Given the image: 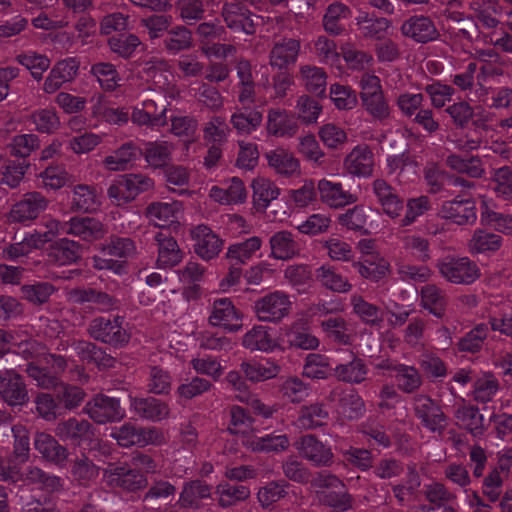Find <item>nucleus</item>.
I'll return each mask as SVG.
<instances>
[{"label": "nucleus", "instance_id": "nucleus-1", "mask_svg": "<svg viewBox=\"0 0 512 512\" xmlns=\"http://www.w3.org/2000/svg\"><path fill=\"white\" fill-rule=\"evenodd\" d=\"M102 252L103 257L93 258L94 267L117 276H124L130 272L128 261L137 254V247L134 240L129 237L112 235L103 245Z\"/></svg>", "mask_w": 512, "mask_h": 512}, {"label": "nucleus", "instance_id": "nucleus-2", "mask_svg": "<svg viewBox=\"0 0 512 512\" xmlns=\"http://www.w3.org/2000/svg\"><path fill=\"white\" fill-rule=\"evenodd\" d=\"M14 438L13 453L9 458L0 457V480L16 485L25 470L30 455V432L23 425L11 427Z\"/></svg>", "mask_w": 512, "mask_h": 512}, {"label": "nucleus", "instance_id": "nucleus-3", "mask_svg": "<svg viewBox=\"0 0 512 512\" xmlns=\"http://www.w3.org/2000/svg\"><path fill=\"white\" fill-rule=\"evenodd\" d=\"M280 369V365L274 358L250 359L241 363L239 371H230L227 381L239 393H245L248 391L243 376L251 382H261L276 377Z\"/></svg>", "mask_w": 512, "mask_h": 512}, {"label": "nucleus", "instance_id": "nucleus-4", "mask_svg": "<svg viewBox=\"0 0 512 512\" xmlns=\"http://www.w3.org/2000/svg\"><path fill=\"white\" fill-rule=\"evenodd\" d=\"M360 87V99L364 110L373 120L386 121L390 117L391 110L380 78L375 74L364 73L360 79Z\"/></svg>", "mask_w": 512, "mask_h": 512}, {"label": "nucleus", "instance_id": "nucleus-5", "mask_svg": "<svg viewBox=\"0 0 512 512\" xmlns=\"http://www.w3.org/2000/svg\"><path fill=\"white\" fill-rule=\"evenodd\" d=\"M437 268L452 284L470 285L480 277L478 265L467 256L446 255L438 260Z\"/></svg>", "mask_w": 512, "mask_h": 512}, {"label": "nucleus", "instance_id": "nucleus-6", "mask_svg": "<svg viewBox=\"0 0 512 512\" xmlns=\"http://www.w3.org/2000/svg\"><path fill=\"white\" fill-rule=\"evenodd\" d=\"M124 317L98 316L92 319L88 326L91 338L115 348H120L129 342L130 335L123 327Z\"/></svg>", "mask_w": 512, "mask_h": 512}, {"label": "nucleus", "instance_id": "nucleus-7", "mask_svg": "<svg viewBox=\"0 0 512 512\" xmlns=\"http://www.w3.org/2000/svg\"><path fill=\"white\" fill-rule=\"evenodd\" d=\"M103 478L107 485L128 492H137L148 487V479L129 462L109 463L104 470Z\"/></svg>", "mask_w": 512, "mask_h": 512}, {"label": "nucleus", "instance_id": "nucleus-8", "mask_svg": "<svg viewBox=\"0 0 512 512\" xmlns=\"http://www.w3.org/2000/svg\"><path fill=\"white\" fill-rule=\"evenodd\" d=\"M153 180L141 173L120 176L109 187L108 195L112 202L118 206L133 201L139 194L150 190Z\"/></svg>", "mask_w": 512, "mask_h": 512}, {"label": "nucleus", "instance_id": "nucleus-9", "mask_svg": "<svg viewBox=\"0 0 512 512\" xmlns=\"http://www.w3.org/2000/svg\"><path fill=\"white\" fill-rule=\"evenodd\" d=\"M292 308L290 296L283 291H273L254 302V312L259 321L278 323L287 317Z\"/></svg>", "mask_w": 512, "mask_h": 512}, {"label": "nucleus", "instance_id": "nucleus-10", "mask_svg": "<svg viewBox=\"0 0 512 512\" xmlns=\"http://www.w3.org/2000/svg\"><path fill=\"white\" fill-rule=\"evenodd\" d=\"M243 314L228 297L214 299L209 306L208 323L213 327H219L229 333H234L242 328Z\"/></svg>", "mask_w": 512, "mask_h": 512}, {"label": "nucleus", "instance_id": "nucleus-11", "mask_svg": "<svg viewBox=\"0 0 512 512\" xmlns=\"http://www.w3.org/2000/svg\"><path fill=\"white\" fill-rule=\"evenodd\" d=\"M416 418L422 427L432 433L441 434L446 425L447 417L439 404L428 395H416L413 400Z\"/></svg>", "mask_w": 512, "mask_h": 512}, {"label": "nucleus", "instance_id": "nucleus-12", "mask_svg": "<svg viewBox=\"0 0 512 512\" xmlns=\"http://www.w3.org/2000/svg\"><path fill=\"white\" fill-rule=\"evenodd\" d=\"M0 398L13 408H20L29 401L24 378L15 369H0Z\"/></svg>", "mask_w": 512, "mask_h": 512}, {"label": "nucleus", "instance_id": "nucleus-13", "mask_svg": "<svg viewBox=\"0 0 512 512\" xmlns=\"http://www.w3.org/2000/svg\"><path fill=\"white\" fill-rule=\"evenodd\" d=\"M194 253L208 262L218 257L224 246V240L208 225L199 224L191 231Z\"/></svg>", "mask_w": 512, "mask_h": 512}, {"label": "nucleus", "instance_id": "nucleus-14", "mask_svg": "<svg viewBox=\"0 0 512 512\" xmlns=\"http://www.w3.org/2000/svg\"><path fill=\"white\" fill-rule=\"evenodd\" d=\"M48 206V199L40 192L33 191L23 195L10 209L9 221L29 225Z\"/></svg>", "mask_w": 512, "mask_h": 512}, {"label": "nucleus", "instance_id": "nucleus-15", "mask_svg": "<svg viewBox=\"0 0 512 512\" xmlns=\"http://www.w3.org/2000/svg\"><path fill=\"white\" fill-rule=\"evenodd\" d=\"M56 435L64 442L83 450L95 434L93 425L81 417H70L60 421L55 428Z\"/></svg>", "mask_w": 512, "mask_h": 512}, {"label": "nucleus", "instance_id": "nucleus-16", "mask_svg": "<svg viewBox=\"0 0 512 512\" xmlns=\"http://www.w3.org/2000/svg\"><path fill=\"white\" fill-rule=\"evenodd\" d=\"M89 417L98 424L115 422L125 416V410L120 405V400L114 396L104 394L95 395L85 406Z\"/></svg>", "mask_w": 512, "mask_h": 512}, {"label": "nucleus", "instance_id": "nucleus-17", "mask_svg": "<svg viewBox=\"0 0 512 512\" xmlns=\"http://www.w3.org/2000/svg\"><path fill=\"white\" fill-rule=\"evenodd\" d=\"M439 213L443 219L458 226L473 225L477 220L476 202L471 197L444 201Z\"/></svg>", "mask_w": 512, "mask_h": 512}, {"label": "nucleus", "instance_id": "nucleus-18", "mask_svg": "<svg viewBox=\"0 0 512 512\" xmlns=\"http://www.w3.org/2000/svg\"><path fill=\"white\" fill-rule=\"evenodd\" d=\"M372 193L384 215L396 222L404 211V199L397 190L384 179L372 183Z\"/></svg>", "mask_w": 512, "mask_h": 512}, {"label": "nucleus", "instance_id": "nucleus-19", "mask_svg": "<svg viewBox=\"0 0 512 512\" xmlns=\"http://www.w3.org/2000/svg\"><path fill=\"white\" fill-rule=\"evenodd\" d=\"M34 448L41 458L60 468H66L69 462V451L61 445L52 435L45 432H38L34 437Z\"/></svg>", "mask_w": 512, "mask_h": 512}, {"label": "nucleus", "instance_id": "nucleus-20", "mask_svg": "<svg viewBox=\"0 0 512 512\" xmlns=\"http://www.w3.org/2000/svg\"><path fill=\"white\" fill-rule=\"evenodd\" d=\"M403 36L417 43H428L439 37L433 19L423 14H415L405 19L400 27Z\"/></svg>", "mask_w": 512, "mask_h": 512}, {"label": "nucleus", "instance_id": "nucleus-21", "mask_svg": "<svg viewBox=\"0 0 512 512\" xmlns=\"http://www.w3.org/2000/svg\"><path fill=\"white\" fill-rule=\"evenodd\" d=\"M80 61L77 57H66L57 61L48 73L43 83V91L48 94L55 93L65 83L72 82L78 75Z\"/></svg>", "mask_w": 512, "mask_h": 512}, {"label": "nucleus", "instance_id": "nucleus-22", "mask_svg": "<svg viewBox=\"0 0 512 512\" xmlns=\"http://www.w3.org/2000/svg\"><path fill=\"white\" fill-rule=\"evenodd\" d=\"M206 500H213L212 486L203 480L194 479L184 482L177 505L183 509L198 511L204 508Z\"/></svg>", "mask_w": 512, "mask_h": 512}, {"label": "nucleus", "instance_id": "nucleus-23", "mask_svg": "<svg viewBox=\"0 0 512 512\" xmlns=\"http://www.w3.org/2000/svg\"><path fill=\"white\" fill-rule=\"evenodd\" d=\"M157 434L156 428H143L127 422L119 427H114L110 436L117 441L118 445L128 448L134 445L145 446L154 443Z\"/></svg>", "mask_w": 512, "mask_h": 512}, {"label": "nucleus", "instance_id": "nucleus-24", "mask_svg": "<svg viewBox=\"0 0 512 512\" xmlns=\"http://www.w3.org/2000/svg\"><path fill=\"white\" fill-rule=\"evenodd\" d=\"M131 411L141 419L161 422L168 418L170 408L167 402L153 396L132 397L129 395Z\"/></svg>", "mask_w": 512, "mask_h": 512}, {"label": "nucleus", "instance_id": "nucleus-25", "mask_svg": "<svg viewBox=\"0 0 512 512\" xmlns=\"http://www.w3.org/2000/svg\"><path fill=\"white\" fill-rule=\"evenodd\" d=\"M34 485L38 489L46 492H55L62 487V479L56 475L49 474L42 469L35 466H27L22 471L21 479H19L16 485H8L10 492H13V488L18 487V494L20 491L24 492V487Z\"/></svg>", "mask_w": 512, "mask_h": 512}, {"label": "nucleus", "instance_id": "nucleus-26", "mask_svg": "<svg viewBox=\"0 0 512 512\" xmlns=\"http://www.w3.org/2000/svg\"><path fill=\"white\" fill-rule=\"evenodd\" d=\"M352 9L340 2L334 1L325 9L322 26L324 31L331 36H340L348 31L352 18Z\"/></svg>", "mask_w": 512, "mask_h": 512}, {"label": "nucleus", "instance_id": "nucleus-27", "mask_svg": "<svg viewBox=\"0 0 512 512\" xmlns=\"http://www.w3.org/2000/svg\"><path fill=\"white\" fill-rule=\"evenodd\" d=\"M67 205L72 212L91 213L100 208L101 198L95 187L77 184L67 193Z\"/></svg>", "mask_w": 512, "mask_h": 512}, {"label": "nucleus", "instance_id": "nucleus-28", "mask_svg": "<svg viewBox=\"0 0 512 512\" xmlns=\"http://www.w3.org/2000/svg\"><path fill=\"white\" fill-rule=\"evenodd\" d=\"M313 277L321 288L333 293L345 294L353 287L348 277L331 263H324L317 267Z\"/></svg>", "mask_w": 512, "mask_h": 512}, {"label": "nucleus", "instance_id": "nucleus-29", "mask_svg": "<svg viewBox=\"0 0 512 512\" xmlns=\"http://www.w3.org/2000/svg\"><path fill=\"white\" fill-rule=\"evenodd\" d=\"M155 241L157 244L156 267L158 269H172L182 262L185 254L174 237L159 232L155 235Z\"/></svg>", "mask_w": 512, "mask_h": 512}, {"label": "nucleus", "instance_id": "nucleus-30", "mask_svg": "<svg viewBox=\"0 0 512 512\" xmlns=\"http://www.w3.org/2000/svg\"><path fill=\"white\" fill-rule=\"evenodd\" d=\"M317 190L321 201L330 208H343L357 201V197L338 181L323 178L318 181Z\"/></svg>", "mask_w": 512, "mask_h": 512}, {"label": "nucleus", "instance_id": "nucleus-31", "mask_svg": "<svg viewBox=\"0 0 512 512\" xmlns=\"http://www.w3.org/2000/svg\"><path fill=\"white\" fill-rule=\"evenodd\" d=\"M222 15L227 27L234 32L254 33V23L251 19L252 13L248 8V4L233 0L226 2L222 8Z\"/></svg>", "mask_w": 512, "mask_h": 512}, {"label": "nucleus", "instance_id": "nucleus-32", "mask_svg": "<svg viewBox=\"0 0 512 512\" xmlns=\"http://www.w3.org/2000/svg\"><path fill=\"white\" fill-rule=\"evenodd\" d=\"M142 157V148L134 141H127L103 159V165L110 171L130 169Z\"/></svg>", "mask_w": 512, "mask_h": 512}, {"label": "nucleus", "instance_id": "nucleus-33", "mask_svg": "<svg viewBox=\"0 0 512 512\" xmlns=\"http://www.w3.org/2000/svg\"><path fill=\"white\" fill-rule=\"evenodd\" d=\"M244 445L255 453L278 454L288 449L290 441L285 433L272 431L264 435H252L245 439Z\"/></svg>", "mask_w": 512, "mask_h": 512}, {"label": "nucleus", "instance_id": "nucleus-34", "mask_svg": "<svg viewBox=\"0 0 512 512\" xmlns=\"http://www.w3.org/2000/svg\"><path fill=\"white\" fill-rule=\"evenodd\" d=\"M266 128L275 137H292L298 132V118L291 111L272 108L268 111Z\"/></svg>", "mask_w": 512, "mask_h": 512}, {"label": "nucleus", "instance_id": "nucleus-35", "mask_svg": "<svg viewBox=\"0 0 512 512\" xmlns=\"http://www.w3.org/2000/svg\"><path fill=\"white\" fill-rule=\"evenodd\" d=\"M81 257L82 245L65 237L53 242L47 253V261L57 266L74 264Z\"/></svg>", "mask_w": 512, "mask_h": 512}, {"label": "nucleus", "instance_id": "nucleus-36", "mask_svg": "<svg viewBox=\"0 0 512 512\" xmlns=\"http://www.w3.org/2000/svg\"><path fill=\"white\" fill-rule=\"evenodd\" d=\"M479 100L489 108L511 111L510 117L501 120V126L512 127V89L504 86L491 88L480 86Z\"/></svg>", "mask_w": 512, "mask_h": 512}, {"label": "nucleus", "instance_id": "nucleus-37", "mask_svg": "<svg viewBox=\"0 0 512 512\" xmlns=\"http://www.w3.org/2000/svg\"><path fill=\"white\" fill-rule=\"evenodd\" d=\"M214 494L219 507L229 509L245 502L250 497L251 491L246 484L222 480L216 485Z\"/></svg>", "mask_w": 512, "mask_h": 512}, {"label": "nucleus", "instance_id": "nucleus-38", "mask_svg": "<svg viewBox=\"0 0 512 512\" xmlns=\"http://www.w3.org/2000/svg\"><path fill=\"white\" fill-rule=\"evenodd\" d=\"M70 299L77 304H90L100 312L117 308L118 300L107 292L95 288H77L70 293Z\"/></svg>", "mask_w": 512, "mask_h": 512}, {"label": "nucleus", "instance_id": "nucleus-39", "mask_svg": "<svg viewBox=\"0 0 512 512\" xmlns=\"http://www.w3.org/2000/svg\"><path fill=\"white\" fill-rule=\"evenodd\" d=\"M443 479L447 484L453 487V491L463 492L465 497L469 492H475L471 489L474 478L470 474L468 466L463 462L450 461L442 466Z\"/></svg>", "mask_w": 512, "mask_h": 512}, {"label": "nucleus", "instance_id": "nucleus-40", "mask_svg": "<svg viewBox=\"0 0 512 512\" xmlns=\"http://www.w3.org/2000/svg\"><path fill=\"white\" fill-rule=\"evenodd\" d=\"M369 367L363 359L349 352V360L345 363H338L334 367L333 376L344 383L361 384L368 376Z\"/></svg>", "mask_w": 512, "mask_h": 512}, {"label": "nucleus", "instance_id": "nucleus-41", "mask_svg": "<svg viewBox=\"0 0 512 512\" xmlns=\"http://www.w3.org/2000/svg\"><path fill=\"white\" fill-rule=\"evenodd\" d=\"M424 179L428 186V191L432 194L441 193L446 190L447 186H461L463 188H471L474 182L468 179L452 177L436 165L428 166L424 172Z\"/></svg>", "mask_w": 512, "mask_h": 512}, {"label": "nucleus", "instance_id": "nucleus-42", "mask_svg": "<svg viewBox=\"0 0 512 512\" xmlns=\"http://www.w3.org/2000/svg\"><path fill=\"white\" fill-rule=\"evenodd\" d=\"M299 451L303 458L315 466H329L333 461L331 447L313 435L301 438Z\"/></svg>", "mask_w": 512, "mask_h": 512}, {"label": "nucleus", "instance_id": "nucleus-43", "mask_svg": "<svg viewBox=\"0 0 512 512\" xmlns=\"http://www.w3.org/2000/svg\"><path fill=\"white\" fill-rule=\"evenodd\" d=\"M361 36L365 39L382 40L391 25L385 17L376 16L374 13L360 11L354 19Z\"/></svg>", "mask_w": 512, "mask_h": 512}, {"label": "nucleus", "instance_id": "nucleus-44", "mask_svg": "<svg viewBox=\"0 0 512 512\" xmlns=\"http://www.w3.org/2000/svg\"><path fill=\"white\" fill-rule=\"evenodd\" d=\"M300 51V41L293 38H284L273 46L270 52V64L279 70L293 66Z\"/></svg>", "mask_w": 512, "mask_h": 512}, {"label": "nucleus", "instance_id": "nucleus-45", "mask_svg": "<svg viewBox=\"0 0 512 512\" xmlns=\"http://www.w3.org/2000/svg\"><path fill=\"white\" fill-rule=\"evenodd\" d=\"M489 332L488 324L478 323L458 338L455 349L463 355H477L483 350Z\"/></svg>", "mask_w": 512, "mask_h": 512}, {"label": "nucleus", "instance_id": "nucleus-46", "mask_svg": "<svg viewBox=\"0 0 512 512\" xmlns=\"http://www.w3.org/2000/svg\"><path fill=\"white\" fill-rule=\"evenodd\" d=\"M263 121L261 106L241 107L231 116L230 123L240 135H249L256 131Z\"/></svg>", "mask_w": 512, "mask_h": 512}, {"label": "nucleus", "instance_id": "nucleus-47", "mask_svg": "<svg viewBox=\"0 0 512 512\" xmlns=\"http://www.w3.org/2000/svg\"><path fill=\"white\" fill-rule=\"evenodd\" d=\"M27 122L32 127L31 131L39 134L54 135L61 128L58 112L50 107L35 109L29 114Z\"/></svg>", "mask_w": 512, "mask_h": 512}, {"label": "nucleus", "instance_id": "nucleus-48", "mask_svg": "<svg viewBox=\"0 0 512 512\" xmlns=\"http://www.w3.org/2000/svg\"><path fill=\"white\" fill-rule=\"evenodd\" d=\"M374 155L368 146H356L346 156L344 166L347 171L357 177H367L373 172Z\"/></svg>", "mask_w": 512, "mask_h": 512}, {"label": "nucleus", "instance_id": "nucleus-49", "mask_svg": "<svg viewBox=\"0 0 512 512\" xmlns=\"http://www.w3.org/2000/svg\"><path fill=\"white\" fill-rule=\"evenodd\" d=\"M387 161V172L394 175L400 184L412 182L417 178L418 164L406 153L389 155Z\"/></svg>", "mask_w": 512, "mask_h": 512}, {"label": "nucleus", "instance_id": "nucleus-50", "mask_svg": "<svg viewBox=\"0 0 512 512\" xmlns=\"http://www.w3.org/2000/svg\"><path fill=\"white\" fill-rule=\"evenodd\" d=\"M433 208V203L427 195L409 197L404 201V211L397 218L396 224L400 228H407L415 224L420 217L426 215Z\"/></svg>", "mask_w": 512, "mask_h": 512}, {"label": "nucleus", "instance_id": "nucleus-51", "mask_svg": "<svg viewBox=\"0 0 512 512\" xmlns=\"http://www.w3.org/2000/svg\"><path fill=\"white\" fill-rule=\"evenodd\" d=\"M66 234L85 241L100 239L104 235V226L93 217H72L67 221Z\"/></svg>", "mask_w": 512, "mask_h": 512}, {"label": "nucleus", "instance_id": "nucleus-52", "mask_svg": "<svg viewBox=\"0 0 512 512\" xmlns=\"http://www.w3.org/2000/svg\"><path fill=\"white\" fill-rule=\"evenodd\" d=\"M329 412L323 403L303 405L298 410L294 421L295 426L301 430H312L326 424Z\"/></svg>", "mask_w": 512, "mask_h": 512}, {"label": "nucleus", "instance_id": "nucleus-53", "mask_svg": "<svg viewBox=\"0 0 512 512\" xmlns=\"http://www.w3.org/2000/svg\"><path fill=\"white\" fill-rule=\"evenodd\" d=\"M389 263L380 254L361 256L359 261L353 262V268L361 277L378 282L389 272Z\"/></svg>", "mask_w": 512, "mask_h": 512}, {"label": "nucleus", "instance_id": "nucleus-54", "mask_svg": "<svg viewBox=\"0 0 512 512\" xmlns=\"http://www.w3.org/2000/svg\"><path fill=\"white\" fill-rule=\"evenodd\" d=\"M262 239L258 236H251L237 241L228 246L225 257L229 263L236 265L247 264L261 249Z\"/></svg>", "mask_w": 512, "mask_h": 512}, {"label": "nucleus", "instance_id": "nucleus-55", "mask_svg": "<svg viewBox=\"0 0 512 512\" xmlns=\"http://www.w3.org/2000/svg\"><path fill=\"white\" fill-rule=\"evenodd\" d=\"M41 147L40 137L35 133L14 135L6 146L7 153L15 160H29V157Z\"/></svg>", "mask_w": 512, "mask_h": 512}, {"label": "nucleus", "instance_id": "nucleus-56", "mask_svg": "<svg viewBox=\"0 0 512 512\" xmlns=\"http://www.w3.org/2000/svg\"><path fill=\"white\" fill-rule=\"evenodd\" d=\"M320 327L326 339L331 343L347 346L353 341L349 325L342 316L336 315L324 318L320 322Z\"/></svg>", "mask_w": 512, "mask_h": 512}, {"label": "nucleus", "instance_id": "nucleus-57", "mask_svg": "<svg viewBox=\"0 0 512 512\" xmlns=\"http://www.w3.org/2000/svg\"><path fill=\"white\" fill-rule=\"evenodd\" d=\"M56 368L51 370L48 366H39L30 364L28 367V374L33 378L37 385L44 389H53L54 393L57 388L63 383L59 379V372L65 368L64 359L59 356L54 359Z\"/></svg>", "mask_w": 512, "mask_h": 512}, {"label": "nucleus", "instance_id": "nucleus-58", "mask_svg": "<svg viewBox=\"0 0 512 512\" xmlns=\"http://www.w3.org/2000/svg\"><path fill=\"white\" fill-rule=\"evenodd\" d=\"M334 373L330 358L322 353H309L303 363L302 375L312 380H324Z\"/></svg>", "mask_w": 512, "mask_h": 512}, {"label": "nucleus", "instance_id": "nucleus-59", "mask_svg": "<svg viewBox=\"0 0 512 512\" xmlns=\"http://www.w3.org/2000/svg\"><path fill=\"white\" fill-rule=\"evenodd\" d=\"M481 224L497 234L512 236V212L485 206L480 213Z\"/></svg>", "mask_w": 512, "mask_h": 512}, {"label": "nucleus", "instance_id": "nucleus-60", "mask_svg": "<svg viewBox=\"0 0 512 512\" xmlns=\"http://www.w3.org/2000/svg\"><path fill=\"white\" fill-rule=\"evenodd\" d=\"M271 256L277 260H290L299 253V246L291 232H275L269 240Z\"/></svg>", "mask_w": 512, "mask_h": 512}, {"label": "nucleus", "instance_id": "nucleus-61", "mask_svg": "<svg viewBox=\"0 0 512 512\" xmlns=\"http://www.w3.org/2000/svg\"><path fill=\"white\" fill-rule=\"evenodd\" d=\"M268 164L275 172L283 177H292L300 172L298 159L285 149H275L267 154Z\"/></svg>", "mask_w": 512, "mask_h": 512}, {"label": "nucleus", "instance_id": "nucleus-62", "mask_svg": "<svg viewBox=\"0 0 512 512\" xmlns=\"http://www.w3.org/2000/svg\"><path fill=\"white\" fill-rule=\"evenodd\" d=\"M299 77L309 93L316 97H325L327 74L323 68L314 65H302Z\"/></svg>", "mask_w": 512, "mask_h": 512}, {"label": "nucleus", "instance_id": "nucleus-63", "mask_svg": "<svg viewBox=\"0 0 512 512\" xmlns=\"http://www.w3.org/2000/svg\"><path fill=\"white\" fill-rule=\"evenodd\" d=\"M392 370L394 371V383L403 393H415L423 384L422 376L414 366L397 364Z\"/></svg>", "mask_w": 512, "mask_h": 512}, {"label": "nucleus", "instance_id": "nucleus-64", "mask_svg": "<svg viewBox=\"0 0 512 512\" xmlns=\"http://www.w3.org/2000/svg\"><path fill=\"white\" fill-rule=\"evenodd\" d=\"M503 245L501 235L491 229L477 228L469 241V249L472 253L484 254L498 251Z\"/></svg>", "mask_w": 512, "mask_h": 512}]
</instances>
